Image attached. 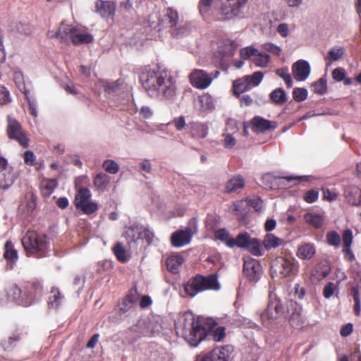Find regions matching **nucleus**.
Segmentation results:
<instances>
[{"label":"nucleus","instance_id":"bb28decb","mask_svg":"<svg viewBox=\"0 0 361 361\" xmlns=\"http://www.w3.org/2000/svg\"><path fill=\"white\" fill-rule=\"evenodd\" d=\"M76 31L77 29L75 27L61 23L58 30L55 32L54 35L51 36L56 37L61 42H66L68 38L71 39V35H73Z\"/></svg>","mask_w":361,"mask_h":361},{"label":"nucleus","instance_id":"ddd939ff","mask_svg":"<svg viewBox=\"0 0 361 361\" xmlns=\"http://www.w3.org/2000/svg\"><path fill=\"white\" fill-rule=\"evenodd\" d=\"M248 0H226L221 7V14L225 19L238 16L245 8Z\"/></svg>","mask_w":361,"mask_h":361},{"label":"nucleus","instance_id":"4d7b16f0","mask_svg":"<svg viewBox=\"0 0 361 361\" xmlns=\"http://www.w3.org/2000/svg\"><path fill=\"white\" fill-rule=\"evenodd\" d=\"M245 200H241L233 203L231 207L236 215H242L245 213Z\"/></svg>","mask_w":361,"mask_h":361},{"label":"nucleus","instance_id":"c9c22d12","mask_svg":"<svg viewBox=\"0 0 361 361\" xmlns=\"http://www.w3.org/2000/svg\"><path fill=\"white\" fill-rule=\"evenodd\" d=\"M283 240L271 233H268L265 235L263 245L267 250L276 248L282 245Z\"/></svg>","mask_w":361,"mask_h":361},{"label":"nucleus","instance_id":"4be33fe9","mask_svg":"<svg viewBox=\"0 0 361 361\" xmlns=\"http://www.w3.org/2000/svg\"><path fill=\"white\" fill-rule=\"evenodd\" d=\"M316 254V246L312 243H302L297 248V257L303 260H310L312 259Z\"/></svg>","mask_w":361,"mask_h":361},{"label":"nucleus","instance_id":"3c124183","mask_svg":"<svg viewBox=\"0 0 361 361\" xmlns=\"http://www.w3.org/2000/svg\"><path fill=\"white\" fill-rule=\"evenodd\" d=\"M240 54L243 60H247L252 56L255 57L259 54V51L252 47H246L240 49Z\"/></svg>","mask_w":361,"mask_h":361},{"label":"nucleus","instance_id":"b1692460","mask_svg":"<svg viewBox=\"0 0 361 361\" xmlns=\"http://www.w3.org/2000/svg\"><path fill=\"white\" fill-rule=\"evenodd\" d=\"M233 92L235 96L240 97V95L245 92H247L252 89V84L248 80V77L243 76L233 82Z\"/></svg>","mask_w":361,"mask_h":361},{"label":"nucleus","instance_id":"7c9ffc66","mask_svg":"<svg viewBox=\"0 0 361 361\" xmlns=\"http://www.w3.org/2000/svg\"><path fill=\"white\" fill-rule=\"evenodd\" d=\"M330 272V268L326 263L320 262L314 267L312 271V277L317 281H320L326 278Z\"/></svg>","mask_w":361,"mask_h":361},{"label":"nucleus","instance_id":"e433bc0d","mask_svg":"<svg viewBox=\"0 0 361 361\" xmlns=\"http://www.w3.org/2000/svg\"><path fill=\"white\" fill-rule=\"evenodd\" d=\"M179 20L178 13L173 8H168L166 13L164 16V20L166 22L168 26L171 27H176Z\"/></svg>","mask_w":361,"mask_h":361},{"label":"nucleus","instance_id":"473e14b6","mask_svg":"<svg viewBox=\"0 0 361 361\" xmlns=\"http://www.w3.org/2000/svg\"><path fill=\"white\" fill-rule=\"evenodd\" d=\"M271 101L276 105H283L287 101V95L282 88L274 90L269 94Z\"/></svg>","mask_w":361,"mask_h":361},{"label":"nucleus","instance_id":"0e129e2a","mask_svg":"<svg viewBox=\"0 0 361 361\" xmlns=\"http://www.w3.org/2000/svg\"><path fill=\"white\" fill-rule=\"evenodd\" d=\"M323 192V199L329 202L334 201L338 198V194L334 192H331L328 188H322Z\"/></svg>","mask_w":361,"mask_h":361},{"label":"nucleus","instance_id":"2eb2a0df","mask_svg":"<svg viewBox=\"0 0 361 361\" xmlns=\"http://www.w3.org/2000/svg\"><path fill=\"white\" fill-rule=\"evenodd\" d=\"M19 293H23L26 296V301L25 305H30L32 304L35 297L37 295H40L42 291V285L39 282L36 281H28L26 282L23 290H21L18 288H15Z\"/></svg>","mask_w":361,"mask_h":361},{"label":"nucleus","instance_id":"f3484780","mask_svg":"<svg viewBox=\"0 0 361 361\" xmlns=\"http://www.w3.org/2000/svg\"><path fill=\"white\" fill-rule=\"evenodd\" d=\"M250 126L254 131L263 133L275 129L276 128V123L256 116L250 121Z\"/></svg>","mask_w":361,"mask_h":361},{"label":"nucleus","instance_id":"6ab92c4d","mask_svg":"<svg viewBox=\"0 0 361 361\" xmlns=\"http://www.w3.org/2000/svg\"><path fill=\"white\" fill-rule=\"evenodd\" d=\"M342 252L344 255V259L348 262L354 261L355 257L350 247L353 240V232L350 229L344 230L342 234Z\"/></svg>","mask_w":361,"mask_h":361},{"label":"nucleus","instance_id":"72a5a7b5","mask_svg":"<svg viewBox=\"0 0 361 361\" xmlns=\"http://www.w3.org/2000/svg\"><path fill=\"white\" fill-rule=\"evenodd\" d=\"M4 258L12 263L17 261L18 258V251L14 248L13 244L11 241H6L4 245Z\"/></svg>","mask_w":361,"mask_h":361},{"label":"nucleus","instance_id":"4c0bfd02","mask_svg":"<svg viewBox=\"0 0 361 361\" xmlns=\"http://www.w3.org/2000/svg\"><path fill=\"white\" fill-rule=\"evenodd\" d=\"M109 182L110 177L104 173H98L94 179V186L102 191L106 189Z\"/></svg>","mask_w":361,"mask_h":361},{"label":"nucleus","instance_id":"f704fd0d","mask_svg":"<svg viewBox=\"0 0 361 361\" xmlns=\"http://www.w3.org/2000/svg\"><path fill=\"white\" fill-rule=\"evenodd\" d=\"M91 197V192L88 188H80L77 191L75 203L76 208H79L80 205L88 201Z\"/></svg>","mask_w":361,"mask_h":361},{"label":"nucleus","instance_id":"7ed1b4c3","mask_svg":"<svg viewBox=\"0 0 361 361\" xmlns=\"http://www.w3.org/2000/svg\"><path fill=\"white\" fill-rule=\"evenodd\" d=\"M215 237L230 248L236 247L245 249L255 256L262 255L259 240L252 238L246 231L240 232L234 238L226 228H220L215 232Z\"/></svg>","mask_w":361,"mask_h":361},{"label":"nucleus","instance_id":"2f4dec72","mask_svg":"<svg viewBox=\"0 0 361 361\" xmlns=\"http://www.w3.org/2000/svg\"><path fill=\"white\" fill-rule=\"evenodd\" d=\"M304 219L306 223L315 228H320L324 221V218L322 215L314 212L305 214Z\"/></svg>","mask_w":361,"mask_h":361},{"label":"nucleus","instance_id":"dca6fc26","mask_svg":"<svg viewBox=\"0 0 361 361\" xmlns=\"http://www.w3.org/2000/svg\"><path fill=\"white\" fill-rule=\"evenodd\" d=\"M95 11L104 18H113L116 13V4L111 1L98 0L95 3Z\"/></svg>","mask_w":361,"mask_h":361},{"label":"nucleus","instance_id":"58836bf2","mask_svg":"<svg viewBox=\"0 0 361 361\" xmlns=\"http://www.w3.org/2000/svg\"><path fill=\"white\" fill-rule=\"evenodd\" d=\"M93 41V37L90 33H74L71 35V42L74 45H79L82 44H89Z\"/></svg>","mask_w":361,"mask_h":361},{"label":"nucleus","instance_id":"c756f323","mask_svg":"<svg viewBox=\"0 0 361 361\" xmlns=\"http://www.w3.org/2000/svg\"><path fill=\"white\" fill-rule=\"evenodd\" d=\"M58 186V181L56 179H43L40 183V192L43 197H49Z\"/></svg>","mask_w":361,"mask_h":361},{"label":"nucleus","instance_id":"f257e3e1","mask_svg":"<svg viewBox=\"0 0 361 361\" xmlns=\"http://www.w3.org/2000/svg\"><path fill=\"white\" fill-rule=\"evenodd\" d=\"M176 333L180 335L191 346L196 347L207 336L215 342H223L226 337V328L209 319L204 324L196 320L194 315L185 312L176 323Z\"/></svg>","mask_w":361,"mask_h":361},{"label":"nucleus","instance_id":"8fccbe9b","mask_svg":"<svg viewBox=\"0 0 361 361\" xmlns=\"http://www.w3.org/2000/svg\"><path fill=\"white\" fill-rule=\"evenodd\" d=\"M103 167L105 171L111 174H116L119 171L118 164L112 159L105 160L103 163Z\"/></svg>","mask_w":361,"mask_h":361},{"label":"nucleus","instance_id":"680f3d73","mask_svg":"<svg viewBox=\"0 0 361 361\" xmlns=\"http://www.w3.org/2000/svg\"><path fill=\"white\" fill-rule=\"evenodd\" d=\"M224 136V140H223V145L226 149H231L233 148L235 144H236V140L235 138L231 134H223Z\"/></svg>","mask_w":361,"mask_h":361},{"label":"nucleus","instance_id":"603ef678","mask_svg":"<svg viewBox=\"0 0 361 361\" xmlns=\"http://www.w3.org/2000/svg\"><path fill=\"white\" fill-rule=\"evenodd\" d=\"M339 282L334 283L328 282L324 287L323 295L325 298H330L334 293L335 290L338 288Z\"/></svg>","mask_w":361,"mask_h":361},{"label":"nucleus","instance_id":"0eeeda50","mask_svg":"<svg viewBox=\"0 0 361 361\" xmlns=\"http://www.w3.org/2000/svg\"><path fill=\"white\" fill-rule=\"evenodd\" d=\"M6 134L10 140L16 141L24 148L30 145V138L22 125L13 116L8 115L6 117Z\"/></svg>","mask_w":361,"mask_h":361},{"label":"nucleus","instance_id":"aec40b11","mask_svg":"<svg viewBox=\"0 0 361 361\" xmlns=\"http://www.w3.org/2000/svg\"><path fill=\"white\" fill-rule=\"evenodd\" d=\"M310 66L303 60H300L293 66V75L297 80H305L310 75Z\"/></svg>","mask_w":361,"mask_h":361},{"label":"nucleus","instance_id":"13d9d810","mask_svg":"<svg viewBox=\"0 0 361 361\" xmlns=\"http://www.w3.org/2000/svg\"><path fill=\"white\" fill-rule=\"evenodd\" d=\"M319 198V192L316 190L307 191L303 195V200L307 203H313Z\"/></svg>","mask_w":361,"mask_h":361},{"label":"nucleus","instance_id":"09e8293b","mask_svg":"<svg viewBox=\"0 0 361 361\" xmlns=\"http://www.w3.org/2000/svg\"><path fill=\"white\" fill-rule=\"evenodd\" d=\"M326 242L329 245L338 247L341 243L340 235L334 231H329L326 234Z\"/></svg>","mask_w":361,"mask_h":361},{"label":"nucleus","instance_id":"de8ad7c7","mask_svg":"<svg viewBox=\"0 0 361 361\" xmlns=\"http://www.w3.org/2000/svg\"><path fill=\"white\" fill-rule=\"evenodd\" d=\"M276 73L284 80L287 87H292L293 81L287 67L277 69Z\"/></svg>","mask_w":361,"mask_h":361},{"label":"nucleus","instance_id":"393cba45","mask_svg":"<svg viewBox=\"0 0 361 361\" xmlns=\"http://www.w3.org/2000/svg\"><path fill=\"white\" fill-rule=\"evenodd\" d=\"M190 135L195 139H203L207 136L208 127L207 125L198 122H191L188 124Z\"/></svg>","mask_w":361,"mask_h":361},{"label":"nucleus","instance_id":"1a4fd4ad","mask_svg":"<svg viewBox=\"0 0 361 361\" xmlns=\"http://www.w3.org/2000/svg\"><path fill=\"white\" fill-rule=\"evenodd\" d=\"M124 236L129 245L137 243L139 240H145L149 245L152 243L154 237V233L149 229L135 224L126 228Z\"/></svg>","mask_w":361,"mask_h":361},{"label":"nucleus","instance_id":"9d476101","mask_svg":"<svg viewBox=\"0 0 361 361\" xmlns=\"http://www.w3.org/2000/svg\"><path fill=\"white\" fill-rule=\"evenodd\" d=\"M220 72L219 71L208 73L202 69H194L190 73L188 78L192 87L200 90H204L212 84V80L217 78Z\"/></svg>","mask_w":361,"mask_h":361},{"label":"nucleus","instance_id":"20e7f679","mask_svg":"<svg viewBox=\"0 0 361 361\" xmlns=\"http://www.w3.org/2000/svg\"><path fill=\"white\" fill-rule=\"evenodd\" d=\"M25 255L29 257L44 258L49 252V238L44 233L27 230L21 239Z\"/></svg>","mask_w":361,"mask_h":361},{"label":"nucleus","instance_id":"423d86ee","mask_svg":"<svg viewBox=\"0 0 361 361\" xmlns=\"http://www.w3.org/2000/svg\"><path fill=\"white\" fill-rule=\"evenodd\" d=\"M271 269L279 277H292L298 274L299 263L293 257H278L273 261Z\"/></svg>","mask_w":361,"mask_h":361},{"label":"nucleus","instance_id":"6e6552de","mask_svg":"<svg viewBox=\"0 0 361 361\" xmlns=\"http://www.w3.org/2000/svg\"><path fill=\"white\" fill-rule=\"evenodd\" d=\"M281 300L275 295H269V302L266 310L261 314V321L264 326H268L280 316L284 314Z\"/></svg>","mask_w":361,"mask_h":361},{"label":"nucleus","instance_id":"c03bdc74","mask_svg":"<svg viewBox=\"0 0 361 361\" xmlns=\"http://www.w3.org/2000/svg\"><path fill=\"white\" fill-rule=\"evenodd\" d=\"M313 91L318 94H324L327 91V84L326 79L321 78L312 83Z\"/></svg>","mask_w":361,"mask_h":361},{"label":"nucleus","instance_id":"ea45409f","mask_svg":"<svg viewBox=\"0 0 361 361\" xmlns=\"http://www.w3.org/2000/svg\"><path fill=\"white\" fill-rule=\"evenodd\" d=\"M113 252L115 256L116 257L117 259L121 262L124 263L129 259L126 255V249L120 243H118L114 245L113 248Z\"/></svg>","mask_w":361,"mask_h":361},{"label":"nucleus","instance_id":"cd10ccee","mask_svg":"<svg viewBox=\"0 0 361 361\" xmlns=\"http://www.w3.org/2000/svg\"><path fill=\"white\" fill-rule=\"evenodd\" d=\"M63 295L58 288L52 287L48 298L47 305L49 309H57L61 304Z\"/></svg>","mask_w":361,"mask_h":361},{"label":"nucleus","instance_id":"9b49d317","mask_svg":"<svg viewBox=\"0 0 361 361\" xmlns=\"http://www.w3.org/2000/svg\"><path fill=\"white\" fill-rule=\"evenodd\" d=\"M302 310V305L295 300H290L286 302V310L283 315L291 326L299 328L303 326L305 320Z\"/></svg>","mask_w":361,"mask_h":361},{"label":"nucleus","instance_id":"bf43d9fd","mask_svg":"<svg viewBox=\"0 0 361 361\" xmlns=\"http://www.w3.org/2000/svg\"><path fill=\"white\" fill-rule=\"evenodd\" d=\"M262 48L274 55L279 56L281 53V49L273 43H265L263 44Z\"/></svg>","mask_w":361,"mask_h":361},{"label":"nucleus","instance_id":"49530a36","mask_svg":"<svg viewBox=\"0 0 361 361\" xmlns=\"http://www.w3.org/2000/svg\"><path fill=\"white\" fill-rule=\"evenodd\" d=\"M80 209L85 214L90 215L98 210V204L93 202H86L78 208Z\"/></svg>","mask_w":361,"mask_h":361},{"label":"nucleus","instance_id":"a211bd4d","mask_svg":"<svg viewBox=\"0 0 361 361\" xmlns=\"http://www.w3.org/2000/svg\"><path fill=\"white\" fill-rule=\"evenodd\" d=\"M233 350L232 345H225L215 348L207 355L212 361H228Z\"/></svg>","mask_w":361,"mask_h":361},{"label":"nucleus","instance_id":"c85d7f7f","mask_svg":"<svg viewBox=\"0 0 361 361\" xmlns=\"http://www.w3.org/2000/svg\"><path fill=\"white\" fill-rule=\"evenodd\" d=\"M183 262L184 259L181 255H172L166 259V268L170 272L177 274Z\"/></svg>","mask_w":361,"mask_h":361},{"label":"nucleus","instance_id":"6e6d98bb","mask_svg":"<svg viewBox=\"0 0 361 361\" xmlns=\"http://www.w3.org/2000/svg\"><path fill=\"white\" fill-rule=\"evenodd\" d=\"M248 77L250 82L252 84V87L257 86L262 80L264 78V73L261 71L255 72L251 75H245Z\"/></svg>","mask_w":361,"mask_h":361},{"label":"nucleus","instance_id":"39448f33","mask_svg":"<svg viewBox=\"0 0 361 361\" xmlns=\"http://www.w3.org/2000/svg\"><path fill=\"white\" fill-rule=\"evenodd\" d=\"M221 284L218 281V275L212 274L207 276L196 274L190 278L184 286L185 294L193 298L197 294L207 290H219Z\"/></svg>","mask_w":361,"mask_h":361},{"label":"nucleus","instance_id":"5701e85b","mask_svg":"<svg viewBox=\"0 0 361 361\" xmlns=\"http://www.w3.org/2000/svg\"><path fill=\"white\" fill-rule=\"evenodd\" d=\"M347 201L353 206L361 205V189L354 185H348L344 190Z\"/></svg>","mask_w":361,"mask_h":361},{"label":"nucleus","instance_id":"338daca9","mask_svg":"<svg viewBox=\"0 0 361 361\" xmlns=\"http://www.w3.org/2000/svg\"><path fill=\"white\" fill-rule=\"evenodd\" d=\"M353 331V324L352 323H348L343 325L340 330V334L343 337H347L350 336Z\"/></svg>","mask_w":361,"mask_h":361},{"label":"nucleus","instance_id":"69168bd1","mask_svg":"<svg viewBox=\"0 0 361 361\" xmlns=\"http://www.w3.org/2000/svg\"><path fill=\"white\" fill-rule=\"evenodd\" d=\"M172 123L177 130L180 131L185 128L186 125L185 117L183 116H180L179 117L175 118L172 121Z\"/></svg>","mask_w":361,"mask_h":361},{"label":"nucleus","instance_id":"79ce46f5","mask_svg":"<svg viewBox=\"0 0 361 361\" xmlns=\"http://www.w3.org/2000/svg\"><path fill=\"white\" fill-rule=\"evenodd\" d=\"M20 339V337L18 333H13L7 338L3 339L1 342V345L4 350H9L15 346L14 343L18 341Z\"/></svg>","mask_w":361,"mask_h":361},{"label":"nucleus","instance_id":"5fc2aeb1","mask_svg":"<svg viewBox=\"0 0 361 361\" xmlns=\"http://www.w3.org/2000/svg\"><path fill=\"white\" fill-rule=\"evenodd\" d=\"M293 97L296 102H303L307 97V91L305 88H295L293 91Z\"/></svg>","mask_w":361,"mask_h":361},{"label":"nucleus","instance_id":"4468645a","mask_svg":"<svg viewBox=\"0 0 361 361\" xmlns=\"http://www.w3.org/2000/svg\"><path fill=\"white\" fill-rule=\"evenodd\" d=\"M195 233L196 229L191 226L176 231L171 237V245L176 247L186 245L190 243L192 237Z\"/></svg>","mask_w":361,"mask_h":361},{"label":"nucleus","instance_id":"e2e57ef3","mask_svg":"<svg viewBox=\"0 0 361 361\" xmlns=\"http://www.w3.org/2000/svg\"><path fill=\"white\" fill-rule=\"evenodd\" d=\"M332 78L336 82H341L345 79V71L344 68L338 67L335 68L331 73Z\"/></svg>","mask_w":361,"mask_h":361},{"label":"nucleus","instance_id":"a18cd8bd","mask_svg":"<svg viewBox=\"0 0 361 361\" xmlns=\"http://www.w3.org/2000/svg\"><path fill=\"white\" fill-rule=\"evenodd\" d=\"M252 61L256 66L266 67L270 61V56L267 54L259 51Z\"/></svg>","mask_w":361,"mask_h":361},{"label":"nucleus","instance_id":"37998d69","mask_svg":"<svg viewBox=\"0 0 361 361\" xmlns=\"http://www.w3.org/2000/svg\"><path fill=\"white\" fill-rule=\"evenodd\" d=\"M23 159L26 165L35 166L36 169H39L41 167V164L37 162L36 156L34 152L30 150H27L24 152Z\"/></svg>","mask_w":361,"mask_h":361},{"label":"nucleus","instance_id":"f03ea898","mask_svg":"<svg viewBox=\"0 0 361 361\" xmlns=\"http://www.w3.org/2000/svg\"><path fill=\"white\" fill-rule=\"evenodd\" d=\"M140 79L142 87L149 97L163 100L175 98L176 81L171 71L157 66L143 72Z\"/></svg>","mask_w":361,"mask_h":361},{"label":"nucleus","instance_id":"a878e982","mask_svg":"<svg viewBox=\"0 0 361 361\" xmlns=\"http://www.w3.org/2000/svg\"><path fill=\"white\" fill-rule=\"evenodd\" d=\"M245 181L240 175H237L230 178L225 185L224 191L226 193L236 192L245 187Z\"/></svg>","mask_w":361,"mask_h":361},{"label":"nucleus","instance_id":"412c9836","mask_svg":"<svg viewBox=\"0 0 361 361\" xmlns=\"http://www.w3.org/2000/svg\"><path fill=\"white\" fill-rule=\"evenodd\" d=\"M139 294L136 287L130 288L126 295L123 299L119 311L121 313H126L129 311L138 300Z\"/></svg>","mask_w":361,"mask_h":361},{"label":"nucleus","instance_id":"a19ab883","mask_svg":"<svg viewBox=\"0 0 361 361\" xmlns=\"http://www.w3.org/2000/svg\"><path fill=\"white\" fill-rule=\"evenodd\" d=\"M344 53L345 49L343 47H334L329 51L326 59L329 61V63L338 61L343 56Z\"/></svg>","mask_w":361,"mask_h":361},{"label":"nucleus","instance_id":"864d4df0","mask_svg":"<svg viewBox=\"0 0 361 361\" xmlns=\"http://www.w3.org/2000/svg\"><path fill=\"white\" fill-rule=\"evenodd\" d=\"M247 204L255 209L256 212H260L263 208V201L260 197H247Z\"/></svg>","mask_w":361,"mask_h":361},{"label":"nucleus","instance_id":"774afa93","mask_svg":"<svg viewBox=\"0 0 361 361\" xmlns=\"http://www.w3.org/2000/svg\"><path fill=\"white\" fill-rule=\"evenodd\" d=\"M212 0H200L199 10L201 14L207 13L211 7Z\"/></svg>","mask_w":361,"mask_h":361},{"label":"nucleus","instance_id":"f8f14e48","mask_svg":"<svg viewBox=\"0 0 361 361\" xmlns=\"http://www.w3.org/2000/svg\"><path fill=\"white\" fill-rule=\"evenodd\" d=\"M243 271L250 282L256 283L262 274V267L259 262L250 257H244Z\"/></svg>","mask_w":361,"mask_h":361},{"label":"nucleus","instance_id":"052dcab7","mask_svg":"<svg viewBox=\"0 0 361 361\" xmlns=\"http://www.w3.org/2000/svg\"><path fill=\"white\" fill-rule=\"evenodd\" d=\"M10 102L11 98L9 92L4 86L0 85V105H6Z\"/></svg>","mask_w":361,"mask_h":361}]
</instances>
